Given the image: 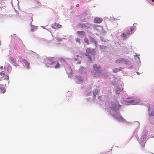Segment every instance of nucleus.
<instances>
[{
  "mask_svg": "<svg viewBox=\"0 0 154 154\" xmlns=\"http://www.w3.org/2000/svg\"><path fill=\"white\" fill-rule=\"evenodd\" d=\"M137 74H139V73L138 74V72H137Z\"/></svg>",
  "mask_w": 154,
  "mask_h": 154,
  "instance_id": "32",
  "label": "nucleus"
},
{
  "mask_svg": "<svg viewBox=\"0 0 154 154\" xmlns=\"http://www.w3.org/2000/svg\"><path fill=\"white\" fill-rule=\"evenodd\" d=\"M90 25V24L88 23L83 24L79 23L78 25V27L79 28H84L86 29H88V28H89Z\"/></svg>",
  "mask_w": 154,
  "mask_h": 154,
  "instance_id": "4",
  "label": "nucleus"
},
{
  "mask_svg": "<svg viewBox=\"0 0 154 154\" xmlns=\"http://www.w3.org/2000/svg\"><path fill=\"white\" fill-rule=\"evenodd\" d=\"M51 27L54 29H57L59 28H60L62 27V25L58 23H55L52 24L51 25Z\"/></svg>",
  "mask_w": 154,
  "mask_h": 154,
  "instance_id": "6",
  "label": "nucleus"
},
{
  "mask_svg": "<svg viewBox=\"0 0 154 154\" xmlns=\"http://www.w3.org/2000/svg\"><path fill=\"white\" fill-rule=\"evenodd\" d=\"M77 32L78 35L79 36H81L82 35H85V32L83 31H77Z\"/></svg>",
  "mask_w": 154,
  "mask_h": 154,
  "instance_id": "12",
  "label": "nucleus"
},
{
  "mask_svg": "<svg viewBox=\"0 0 154 154\" xmlns=\"http://www.w3.org/2000/svg\"><path fill=\"white\" fill-rule=\"evenodd\" d=\"M128 62L127 60L123 58L119 59L116 60V62L117 63H125L127 64L128 63Z\"/></svg>",
  "mask_w": 154,
  "mask_h": 154,
  "instance_id": "3",
  "label": "nucleus"
},
{
  "mask_svg": "<svg viewBox=\"0 0 154 154\" xmlns=\"http://www.w3.org/2000/svg\"><path fill=\"white\" fill-rule=\"evenodd\" d=\"M102 21V19L96 17L94 19V22L95 23H100Z\"/></svg>",
  "mask_w": 154,
  "mask_h": 154,
  "instance_id": "11",
  "label": "nucleus"
},
{
  "mask_svg": "<svg viewBox=\"0 0 154 154\" xmlns=\"http://www.w3.org/2000/svg\"><path fill=\"white\" fill-rule=\"evenodd\" d=\"M6 90L5 89L2 88H0V92H2V93H4L5 92Z\"/></svg>",
  "mask_w": 154,
  "mask_h": 154,
  "instance_id": "17",
  "label": "nucleus"
},
{
  "mask_svg": "<svg viewBox=\"0 0 154 154\" xmlns=\"http://www.w3.org/2000/svg\"><path fill=\"white\" fill-rule=\"evenodd\" d=\"M75 40L76 42H78L80 44L81 42L80 41V39L79 38H76L75 39Z\"/></svg>",
  "mask_w": 154,
  "mask_h": 154,
  "instance_id": "22",
  "label": "nucleus"
},
{
  "mask_svg": "<svg viewBox=\"0 0 154 154\" xmlns=\"http://www.w3.org/2000/svg\"><path fill=\"white\" fill-rule=\"evenodd\" d=\"M126 33L128 35V36L129 34H130V32L129 30H127L126 31Z\"/></svg>",
  "mask_w": 154,
  "mask_h": 154,
  "instance_id": "25",
  "label": "nucleus"
},
{
  "mask_svg": "<svg viewBox=\"0 0 154 154\" xmlns=\"http://www.w3.org/2000/svg\"><path fill=\"white\" fill-rule=\"evenodd\" d=\"M98 91L97 90H95V91L93 93V95L95 96L98 93Z\"/></svg>",
  "mask_w": 154,
  "mask_h": 154,
  "instance_id": "23",
  "label": "nucleus"
},
{
  "mask_svg": "<svg viewBox=\"0 0 154 154\" xmlns=\"http://www.w3.org/2000/svg\"><path fill=\"white\" fill-rule=\"evenodd\" d=\"M95 53V51L94 49L91 48H88L86 49V52L85 55L86 56H88V58L91 60V57L90 55H94Z\"/></svg>",
  "mask_w": 154,
  "mask_h": 154,
  "instance_id": "1",
  "label": "nucleus"
},
{
  "mask_svg": "<svg viewBox=\"0 0 154 154\" xmlns=\"http://www.w3.org/2000/svg\"><path fill=\"white\" fill-rule=\"evenodd\" d=\"M23 62L25 63L26 66L28 68L29 67V63L27 62V61L25 59L23 60Z\"/></svg>",
  "mask_w": 154,
  "mask_h": 154,
  "instance_id": "13",
  "label": "nucleus"
},
{
  "mask_svg": "<svg viewBox=\"0 0 154 154\" xmlns=\"http://www.w3.org/2000/svg\"><path fill=\"white\" fill-rule=\"evenodd\" d=\"M10 60L12 63H15V60L13 57H11L10 58Z\"/></svg>",
  "mask_w": 154,
  "mask_h": 154,
  "instance_id": "19",
  "label": "nucleus"
},
{
  "mask_svg": "<svg viewBox=\"0 0 154 154\" xmlns=\"http://www.w3.org/2000/svg\"><path fill=\"white\" fill-rule=\"evenodd\" d=\"M121 91V89L120 88H118L116 91V93L117 94H119Z\"/></svg>",
  "mask_w": 154,
  "mask_h": 154,
  "instance_id": "16",
  "label": "nucleus"
},
{
  "mask_svg": "<svg viewBox=\"0 0 154 154\" xmlns=\"http://www.w3.org/2000/svg\"><path fill=\"white\" fill-rule=\"evenodd\" d=\"M152 2H154V0H152Z\"/></svg>",
  "mask_w": 154,
  "mask_h": 154,
  "instance_id": "31",
  "label": "nucleus"
},
{
  "mask_svg": "<svg viewBox=\"0 0 154 154\" xmlns=\"http://www.w3.org/2000/svg\"><path fill=\"white\" fill-rule=\"evenodd\" d=\"M5 79H6L7 80L9 79V77L8 76H7L5 78Z\"/></svg>",
  "mask_w": 154,
  "mask_h": 154,
  "instance_id": "28",
  "label": "nucleus"
},
{
  "mask_svg": "<svg viewBox=\"0 0 154 154\" xmlns=\"http://www.w3.org/2000/svg\"><path fill=\"white\" fill-rule=\"evenodd\" d=\"M77 79L79 80V83H81L83 82V79L82 77H78V78H77Z\"/></svg>",
  "mask_w": 154,
  "mask_h": 154,
  "instance_id": "20",
  "label": "nucleus"
},
{
  "mask_svg": "<svg viewBox=\"0 0 154 154\" xmlns=\"http://www.w3.org/2000/svg\"><path fill=\"white\" fill-rule=\"evenodd\" d=\"M134 102V101L133 100H131V101H130L129 102V103H132V102Z\"/></svg>",
  "mask_w": 154,
  "mask_h": 154,
  "instance_id": "30",
  "label": "nucleus"
},
{
  "mask_svg": "<svg viewBox=\"0 0 154 154\" xmlns=\"http://www.w3.org/2000/svg\"><path fill=\"white\" fill-rule=\"evenodd\" d=\"M122 36L123 39H125L128 36V35L126 33H123L122 35Z\"/></svg>",
  "mask_w": 154,
  "mask_h": 154,
  "instance_id": "14",
  "label": "nucleus"
},
{
  "mask_svg": "<svg viewBox=\"0 0 154 154\" xmlns=\"http://www.w3.org/2000/svg\"><path fill=\"white\" fill-rule=\"evenodd\" d=\"M93 67L94 70L95 72L97 73H98L99 72L100 68V66H99L98 67H97V64H94L93 65Z\"/></svg>",
  "mask_w": 154,
  "mask_h": 154,
  "instance_id": "8",
  "label": "nucleus"
},
{
  "mask_svg": "<svg viewBox=\"0 0 154 154\" xmlns=\"http://www.w3.org/2000/svg\"><path fill=\"white\" fill-rule=\"evenodd\" d=\"M113 116L119 121L123 122L125 120V119L120 115H119L118 116L115 115Z\"/></svg>",
  "mask_w": 154,
  "mask_h": 154,
  "instance_id": "7",
  "label": "nucleus"
},
{
  "mask_svg": "<svg viewBox=\"0 0 154 154\" xmlns=\"http://www.w3.org/2000/svg\"><path fill=\"white\" fill-rule=\"evenodd\" d=\"M44 61L46 66L49 65H51L52 67L53 66L55 63V61L53 58L48 57L45 58Z\"/></svg>",
  "mask_w": 154,
  "mask_h": 154,
  "instance_id": "2",
  "label": "nucleus"
},
{
  "mask_svg": "<svg viewBox=\"0 0 154 154\" xmlns=\"http://www.w3.org/2000/svg\"><path fill=\"white\" fill-rule=\"evenodd\" d=\"M119 69L117 68H115L113 69V72L115 73H117L119 71Z\"/></svg>",
  "mask_w": 154,
  "mask_h": 154,
  "instance_id": "21",
  "label": "nucleus"
},
{
  "mask_svg": "<svg viewBox=\"0 0 154 154\" xmlns=\"http://www.w3.org/2000/svg\"><path fill=\"white\" fill-rule=\"evenodd\" d=\"M59 61L61 62H63L64 63H66V60L64 58H60L59 59Z\"/></svg>",
  "mask_w": 154,
  "mask_h": 154,
  "instance_id": "15",
  "label": "nucleus"
},
{
  "mask_svg": "<svg viewBox=\"0 0 154 154\" xmlns=\"http://www.w3.org/2000/svg\"><path fill=\"white\" fill-rule=\"evenodd\" d=\"M31 15V21H32V15Z\"/></svg>",
  "mask_w": 154,
  "mask_h": 154,
  "instance_id": "29",
  "label": "nucleus"
},
{
  "mask_svg": "<svg viewBox=\"0 0 154 154\" xmlns=\"http://www.w3.org/2000/svg\"><path fill=\"white\" fill-rule=\"evenodd\" d=\"M84 42L85 43H87L88 45H89V40L87 38H85Z\"/></svg>",
  "mask_w": 154,
  "mask_h": 154,
  "instance_id": "18",
  "label": "nucleus"
},
{
  "mask_svg": "<svg viewBox=\"0 0 154 154\" xmlns=\"http://www.w3.org/2000/svg\"><path fill=\"white\" fill-rule=\"evenodd\" d=\"M81 58H82V57H80L78 55H76L75 57L74 60L76 61H78V63L79 64H80L81 62Z\"/></svg>",
  "mask_w": 154,
  "mask_h": 154,
  "instance_id": "10",
  "label": "nucleus"
},
{
  "mask_svg": "<svg viewBox=\"0 0 154 154\" xmlns=\"http://www.w3.org/2000/svg\"><path fill=\"white\" fill-rule=\"evenodd\" d=\"M0 75L2 77H4L5 75V74L4 73L2 72H0Z\"/></svg>",
  "mask_w": 154,
  "mask_h": 154,
  "instance_id": "26",
  "label": "nucleus"
},
{
  "mask_svg": "<svg viewBox=\"0 0 154 154\" xmlns=\"http://www.w3.org/2000/svg\"><path fill=\"white\" fill-rule=\"evenodd\" d=\"M134 28L132 27H131L130 29V30L131 31V32H132L134 30Z\"/></svg>",
  "mask_w": 154,
  "mask_h": 154,
  "instance_id": "27",
  "label": "nucleus"
},
{
  "mask_svg": "<svg viewBox=\"0 0 154 154\" xmlns=\"http://www.w3.org/2000/svg\"><path fill=\"white\" fill-rule=\"evenodd\" d=\"M54 65H53L52 67L54 68L55 69H58L60 67V65L58 61H55V63Z\"/></svg>",
  "mask_w": 154,
  "mask_h": 154,
  "instance_id": "9",
  "label": "nucleus"
},
{
  "mask_svg": "<svg viewBox=\"0 0 154 154\" xmlns=\"http://www.w3.org/2000/svg\"><path fill=\"white\" fill-rule=\"evenodd\" d=\"M120 107V105L118 102H116L115 103L112 104V108L115 111L117 109L119 110Z\"/></svg>",
  "mask_w": 154,
  "mask_h": 154,
  "instance_id": "5",
  "label": "nucleus"
},
{
  "mask_svg": "<svg viewBox=\"0 0 154 154\" xmlns=\"http://www.w3.org/2000/svg\"><path fill=\"white\" fill-rule=\"evenodd\" d=\"M36 28L34 26H32L31 28V31H34L35 29Z\"/></svg>",
  "mask_w": 154,
  "mask_h": 154,
  "instance_id": "24",
  "label": "nucleus"
}]
</instances>
